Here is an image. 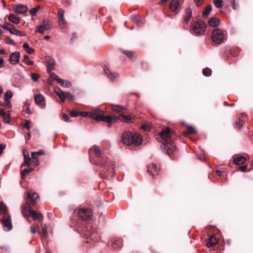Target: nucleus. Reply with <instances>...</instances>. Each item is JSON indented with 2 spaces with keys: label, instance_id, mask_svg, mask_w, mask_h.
Masks as SVG:
<instances>
[{
  "label": "nucleus",
  "instance_id": "f257e3e1",
  "mask_svg": "<svg viewBox=\"0 0 253 253\" xmlns=\"http://www.w3.org/2000/svg\"><path fill=\"white\" fill-rule=\"evenodd\" d=\"M159 135L164 141L165 148L168 155L171 157V155L177 151L176 145L172 141V140L175 138L174 132L171 131L169 128H166L160 132Z\"/></svg>",
  "mask_w": 253,
  "mask_h": 253
},
{
  "label": "nucleus",
  "instance_id": "f03ea898",
  "mask_svg": "<svg viewBox=\"0 0 253 253\" xmlns=\"http://www.w3.org/2000/svg\"><path fill=\"white\" fill-rule=\"evenodd\" d=\"M79 114L84 117H90L97 122L103 121L108 123L107 126L108 127L111 126L110 124L113 120L116 119L114 117H111L109 115H103V111L99 109L94 110L91 112H79Z\"/></svg>",
  "mask_w": 253,
  "mask_h": 253
},
{
  "label": "nucleus",
  "instance_id": "7ed1b4c3",
  "mask_svg": "<svg viewBox=\"0 0 253 253\" xmlns=\"http://www.w3.org/2000/svg\"><path fill=\"white\" fill-rule=\"evenodd\" d=\"M122 142L127 145L133 144L136 146H138L141 144L142 138L138 133H132L130 131H127L123 134Z\"/></svg>",
  "mask_w": 253,
  "mask_h": 253
},
{
  "label": "nucleus",
  "instance_id": "20e7f679",
  "mask_svg": "<svg viewBox=\"0 0 253 253\" xmlns=\"http://www.w3.org/2000/svg\"><path fill=\"white\" fill-rule=\"evenodd\" d=\"M102 165L100 169L102 176L105 178H111L113 177L115 171L112 162L107 160Z\"/></svg>",
  "mask_w": 253,
  "mask_h": 253
},
{
  "label": "nucleus",
  "instance_id": "39448f33",
  "mask_svg": "<svg viewBox=\"0 0 253 253\" xmlns=\"http://www.w3.org/2000/svg\"><path fill=\"white\" fill-rule=\"evenodd\" d=\"M76 225L78 228V230L81 234L84 235V237L90 238L91 239H94L96 237V228L93 226H91L89 229L84 224L83 226L81 225L80 222H78Z\"/></svg>",
  "mask_w": 253,
  "mask_h": 253
},
{
  "label": "nucleus",
  "instance_id": "423d86ee",
  "mask_svg": "<svg viewBox=\"0 0 253 253\" xmlns=\"http://www.w3.org/2000/svg\"><path fill=\"white\" fill-rule=\"evenodd\" d=\"M227 38L226 34L217 28L213 31L211 36L212 42L217 45L223 43Z\"/></svg>",
  "mask_w": 253,
  "mask_h": 253
},
{
  "label": "nucleus",
  "instance_id": "0eeeda50",
  "mask_svg": "<svg viewBox=\"0 0 253 253\" xmlns=\"http://www.w3.org/2000/svg\"><path fill=\"white\" fill-rule=\"evenodd\" d=\"M75 213H77L81 220L88 221L91 218L92 212L90 209L87 208L76 209L74 211Z\"/></svg>",
  "mask_w": 253,
  "mask_h": 253
},
{
  "label": "nucleus",
  "instance_id": "6e6552de",
  "mask_svg": "<svg viewBox=\"0 0 253 253\" xmlns=\"http://www.w3.org/2000/svg\"><path fill=\"white\" fill-rule=\"evenodd\" d=\"M193 32L197 35H203L205 31L206 25L203 21L195 22L192 25Z\"/></svg>",
  "mask_w": 253,
  "mask_h": 253
},
{
  "label": "nucleus",
  "instance_id": "1a4fd4ad",
  "mask_svg": "<svg viewBox=\"0 0 253 253\" xmlns=\"http://www.w3.org/2000/svg\"><path fill=\"white\" fill-rule=\"evenodd\" d=\"M55 92L58 96L62 102H63L65 99L72 101L74 99L73 96L69 92H63L59 88H55Z\"/></svg>",
  "mask_w": 253,
  "mask_h": 253
},
{
  "label": "nucleus",
  "instance_id": "9d476101",
  "mask_svg": "<svg viewBox=\"0 0 253 253\" xmlns=\"http://www.w3.org/2000/svg\"><path fill=\"white\" fill-rule=\"evenodd\" d=\"M52 27L51 23L48 20H43L41 24L39 26L35 32L43 34L45 31L51 29Z\"/></svg>",
  "mask_w": 253,
  "mask_h": 253
},
{
  "label": "nucleus",
  "instance_id": "9b49d317",
  "mask_svg": "<svg viewBox=\"0 0 253 253\" xmlns=\"http://www.w3.org/2000/svg\"><path fill=\"white\" fill-rule=\"evenodd\" d=\"M1 222L4 230L9 231L12 228L10 216H4L1 220Z\"/></svg>",
  "mask_w": 253,
  "mask_h": 253
},
{
  "label": "nucleus",
  "instance_id": "f8f14e48",
  "mask_svg": "<svg viewBox=\"0 0 253 253\" xmlns=\"http://www.w3.org/2000/svg\"><path fill=\"white\" fill-rule=\"evenodd\" d=\"M45 64L48 73H50L52 70L54 69L55 61L51 57H46Z\"/></svg>",
  "mask_w": 253,
  "mask_h": 253
},
{
  "label": "nucleus",
  "instance_id": "ddd939ff",
  "mask_svg": "<svg viewBox=\"0 0 253 253\" xmlns=\"http://www.w3.org/2000/svg\"><path fill=\"white\" fill-rule=\"evenodd\" d=\"M181 6V3L179 0H172L170 3L169 8L173 12H177Z\"/></svg>",
  "mask_w": 253,
  "mask_h": 253
},
{
  "label": "nucleus",
  "instance_id": "4468645a",
  "mask_svg": "<svg viewBox=\"0 0 253 253\" xmlns=\"http://www.w3.org/2000/svg\"><path fill=\"white\" fill-rule=\"evenodd\" d=\"M13 10L15 13L21 14L26 12L28 10V8L25 5L19 4L15 6Z\"/></svg>",
  "mask_w": 253,
  "mask_h": 253
},
{
  "label": "nucleus",
  "instance_id": "2eb2a0df",
  "mask_svg": "<svg viewBox=\"0 0 253 253\" xmlns=\"http://www.w3.org/2000/svg\"><path fill=\"white\" fill-rule=\"evenodd\" d=\"M35 103L39 106L44 108L45 105L44 96L40 94H37L35 96Z\"/></svg>",
  "mask_w": 253,
  "mask_h": 253
},
{
  "label": "nucleus",
  "instance_id": "dca6fc26",
  "mask_svg": "<svg viewBox=\"0 0 253 253\" xmlns=\"http://www.w3.org/2000/svg\"><path fill=\"white\" fill-rule=\"evenodd\" d=\"M112 117V116H110ZM112 117H114L116 119L113 120V122L116 121L117 120H120L122 122H126V123H131L132 122L133 118L130 116H127L123 115H121L120 116H119L118 118L116 116H113Z\"/></svg>",
  "mask_w": 253,
  "mask_h": 253
},
{
  "label": "nucleus",
  "instance_id": "f3484780",
  "mask_svg": "<svg viewBox=\"0 0 253 253\" xmlns=\"http://www.w3.org/2000/svg\"><path fill=\"white\" fill-rule=\"evenodd\" d=\"M20 56V53L19 52H14L11 53L9 57L11 64L13 65L17 64L19 61Z\"/></svg>",
  "mask_w": 253,
  "mask_h": 253
},
{
  "label": "nucleus",
  "instance_id": "a211bd4d",
  "mask_svg": "<svg viewBox=\"0 0 253 253\" xmlns=\"http://www.w3.org/2000/svg\"><path fill=\"white\" fill-rule=\"evenodd\" d=\"M32 210L28 203L25 204L22 207L21 210V212L25 218H29V214H30V211Z\"/></svg>",
  "mask_w": 253,
  "mask_h": 253
},
{
  "label": "nucleus",
  "instance_id": "6ab92c4d",
  "mask_svg": "<svg viewBox=\"0 0 253 253\" xmlns=\"http://www.w3.org/2000/svg\"><path fill=\"white\" fill-rule=\"evenodd\" d=\"M30 214L34 220H38L39 221L43 219V216L41 212L31 210Z\"/></svg>",
  "mask_w": 253,
  "mask_h": 253
},
{
  "label": "nucleus",
  "instance_id": "aec40b11",
  "mask_svg": "<svg viewBox=\"0 0 253 253\" xmlns=\"http://www.w3.org/2000/svg\"><path fill=\"white\" fill-rule=\"evenodd\" d=\"M90 153H94L96 157L97 158L100 157L101 156V151L99 149V147L96 145L93 146L89 150Z\"/></svg>",
  "mask_w": 253,
  "mask_h": 253
},
{
  "label": "nucleus",
  "instance_id": "412c9836",
  "mask_svg": "<svg viewBox=\"0 0 253 253\" xmlns=\"http://www.w3.org/2000/svg\"><path fill=\"white\" fill-rule=\"evenodd\" d=\"M27 197L30 200L33 205H34L36 203L37 200L39 198V196L37 193H33L31 195L29 193L27 194Z\"/></svg>",
  "mask_w": 253,
  "mask_h": 253
},
{
  "label": "nucleus",
  "instance_id": "4be33fe9",
  "mask_svg": "<svg viewBox=\"0 0 253 253\" xmlns=\"http://www.w3.org/2000/svg\"><path fill=\"white\" fill-rule=\"evenodd\" d=\"M104 71L111 81H114V80H115V79L117 78L119 76L118 74L115 73H112L108 69V68H105L104 69Z\"/></svg>",
  "mask_w": 253,
  "mask_h": 253
},
{
  "label": "nucleus",
  "instance_id": "5701e85b",
  "mask_svg": "<svg viewBox=\"0 0 253 253\" xmlns=\"http://www.w3.org/2000/svg\"><path fill=\"white\" fill-rule=\"evenodd\" d=\"M192 15V10L191 8H187L185 12V15L184 17V22L186 23H188L190 20Z\"/></svg>",
  "mask_w": 253,
  "mask_h": 253
},
{
  "label": "nucleus",
  "instance_id": "b1692460",
  "mask_svg": "<svg viewBox=\"0 0 253 253\" xmlns=\"http://www.w3.org/2000/svg\"><path fill=\"white\" fill-rule=\"evenodd\" d=\"M0 116L3 118V121L5 123H10V114L9 113H5L3 109H0Z\"/></svg>",
  "mask_w": 253,
  "mask_h": 253
},
{
  "label": "nucleus",
  "instance_id": "393cba45",
  "mask_svg": "<svg viewBox=\"0 0 253 253\" xmlns=\"http://www.w3.org/2000/svg\"><path fill=\"white\" fill-rule=\"evenodd\" d=\"M246 161L245 157L242 156H237L234 158L233 162L236 165H240L243 164Z\"/></svg>",
  "mask_w": 253,
  "mask_h": 253
},
{
  "label": "nucleus",
  "instance_id": "a878e982",
  "mask_svg": "<svg viewBox=\"0 0 253 253\" xmlns=\"http://www.w3.org/2000/svg\"><path fill=\"white\" fill-rule=\"evenodd\" d=\"M0 212L3 214V216L9 215L6 205L3 202L0 204Z\"/></svg>",
  "mask_w": 253,
  "mask_h": 253
},
{
  "label": "nucleus",
  "instance_id": "bb28decb",
  "mask_svg": "<svg viewBox=\"0 0 253 253\" xmlns=\"http://www.w3.org/2000/svg\"><path fill=\"white\" fill-rule=\"evenodd\" d=\"M217 243V239L214 236L210 237L207 242V246L208 248H210Z\"/></svg>",
  "mask_w": 253,
  "mask_h": 253
},
{
  "label": "nucleus",
  "instance_id": "cd10ccee",
  "mask_svg": "<svg viewBox=\"0 0 253 253\" xmlns=\"http://www.w3.org/2000/svg\"><path fill=\"white\" fill-rule=\"evenodd\" d=\"M8 20L15 24H18L20 23V19L13 14H11L8 16Z\"/></svg>",
  "mask_w": 253,
  "mask_h": 253
},
{
  "label": "nucleus",
  "instance_id": "c85d7f7f",
  "mask_svg": "<svg viewBox=\"0 0 253 253\" xmlns=\"http://www.w3.org/2000/svg\"><path fill=\"white\" fill-rule=\"evenodd\" d=\"M148 171L151 174L155 175L158 171L156 166L154 164H151L148 167Z\"/></svg>",
  "mask_w": 253,
  "mask_h": 253
},
{
  "label": "nucleus",
  "instance_id": "c756f323",
  "mask_svg": "<svg viewBox=\"0 0 253 253\" xmlns=\"http://www.w3.org/2000/svg\"><path fill=\"white\" fill-rule=\"evenodd\" d=\"M219 23V20L216 18H212L209 21V24L212 27L218 26Z\"/></svg>",
  "mask_w": 253,
  "mask_h": 253
},
{
  "label": "nucleus",
  "instance_id": "7c9ffc66",
  "mask_svg": "<svg viewBox=\"0 0 253 253\" xmlns=\"http://www.w3.org/2000/svg\"><path fill=\"white\" fill-rule=\"evenodd\" d=\"M24 162L22 164V166L29 167L30 166L31 159L29 157L28 153H27V154H26V153L24 152Z\"/></svg>",
  "mask_w": 253,
  "mask_h": 253
},
{
  "label": "nucleus",
  "instance_id": "2f4dec72",
  "mask_svg": "<svg viewBox=\"0 0 253 253\" xmlns=\"http://www.w3.org/2000/svg\"><path fill=\"white\" fill-rule=\"evenodd\" d=\"M58 83L65 87H69L71 86V84L69 81L61 79H58Z\"/></svg>",
  "mask_w": 253,
  "mask_h": 253
},
{
  "label": "nucleus",
  "instance_id": "473e14b6",
  "mask_svg": "<svg viewBox=\"0 0 253 253\" xmlns=\"http://www.w3.org/2000/svg\"><path fill=\"white\" fill-rule=\"evenodd\" d=\"M23 47L26 50L27 53L29 54H32L34 52V49L33 48L30 47L28 43H24L23 44Z\"/></svg>",
  "mask_w": 253,
  "mask_h": 253
},
{
  "label": "nucleus",
  "instance_id": "72a5a7b5",
  "mask_svg": "<svg viewBox=\"0 0 253 253\" xmlns=\"http://www.w3.org/2000/svg\"><path fill=\"white\" fill-rule=\"evenodd\" d=\"M9 32H10V33L11 34L15 35H16V36H25V34L23 33H22V32H20L19 31L17 30L13 27L11 29H10Z\"/></svg>",
  "mask_w": 253,
  "mask_h": 253
},
{
  "label": "nucleus",
  "instance_id": "f704fd0d",
  "mask_svg": "<svg viewBox=\"0 0 253 253\" xmlns=\"http://www.w3.org/2000/svg\"><path fill=\"white\" fill-rule=\"evenodd\" d=\"M112 108L113 111L118 112H124L125 110V108L120 105H113Z\"/></svg>",
  "mask_w": 253,
  "mask_h": 253
},
{
  "label": "nucleus",
  "instance_id": "c9c22d12",
  "mask_svg": "<svg viewBox=\"0 0 253 253\" xmlns=\"http://www.w3.org/2000/svg\"><path fill=\"white\" fill-rule=\"evenodd\" d=\"M212 9V7L211 5H208L204 10V11L203 12V15L204 16H208L211 10Z\"/></svg>",
  "mask_w": 253,
  "mask_h": 253
},
{
  "label": "nucleus",
  "instance_id": "e433bc0d",
  "mask_svg": "<svg viewBox=\"0 0 253 253\" xmlns=\"http://www.w3.org/2000/svg\"><path fill=\"white\" fill-rule=\"evenodd\" d=\"M124 53L130 59L136 57V54L134 52L130 51H126Z\"/></svg>",
  "mask_w": 253,
  "mask_h": 253
},
{
  "label": "nucleus",
  "instance_id": "4c0bfd02",
  "mask_svg": "<svg viewBox=\"0 0 253 253\" xmlns=\"http://www.w3.org/2000/svg\"><path fill=\"white\" fill-rule=\"evenodd\" d=\"M133 22L138 26H140L143 24V21L138 19V18L136 16H132Z\"/></svg>",
  "mask_w": 253,
  "mask_h": 253
},
{
  "label": "nucleus",
  "instance_id": "58836bf2",
  "mask_svg": "<svg viewBox=\"0 0 253 253\" xmlns=\"http://www.w3.org/2000/svg\"><path fill=\"white\" fill-rule=\"evenodd\" d=\"M23 61L28 65H32L34 64V62L30 60L29 56L27 55H24Z\"/></svg>",
  "mask_w": 253,
  "mask_h": 253
},
{
  "label": "nucleus",
  "instance_id": "ea45409f",
  "mask_svg": "<svg viewBox=\"0 0 253 253\" xmlns=\"http://www.w3.org/2000/svg\"><path fill=\"white\" fill-rule=\"evenodd\" d=\"M12 96V91L11 90H7L4 95V100H9Z\"/></svg>",
  "mask_w": 253,
  "mask_h": 253
},
{
  "label": "nucleus",
  "instance_id": "a19ab883",
  "mask_svg": "<svg viewBox=\"0 0 253 253\" xmlns=\"http://www.w3.org/2000/svg\"><path fill=\"white\" fill-rule=\"evenodd\" d=\"M222 0H213V3L217 8L222 6Z\"/></svg>",
  "mask_w": 253,
  "mask_h": 253
},
{
  "label": "nucleus",
  "instance_id": "79ce46f5",
  "mask_svg": "<svg viewBox=\"0 0 253 253\" xmlns=\"http://www.w3.org/2000/svg\"><path fill=\"white\" fill-rule=\"evenodd\" d=\"M13 27L12 25L8 22H5L3 26H2V28L5 29H6L10 31V29Z\"/></svg>",
  "mask_w": 253,
  "mask_h": 253
},
{
  "label": "nucleus",
  "instance_id": "37998d69",
  "mask_svg": "<svg viewBox=\"0 0 253 253\" xmlns=\"http://www.w3.org/2000/svg\"><path fill=\"white\" fill-rule=\"evenodd\" d=\"M203 74L206 76H209L211 74V70L209 68H205L203 71Z\"/></svg>",
  "mask_w": 253,
  "mask_h": 253
},
{
  "label": "nucleus",
  "instance_id": "c03bdc74",
  "mask_svg": "<svg viewBox=\"0 0 253 253\" xmlns=\"http://www.w3.org/2000/svg\"><path fill=\"white\" fill-rule=\"evenodd\" d=\"M50 75V77L51 79L53 80H56L57 82H58V79H60L59 78L56 74H55L54 73L50 72L48 73Z\"/></svg>",
  "mask_w": 253,
  "mask_h": 253
},
{
  "label": "nucleus",
  "instance_id": "a18cd8bd",
  "mask_svg": "<svg viewBox=\"0 0 253 253\" xmlns=\"http://www.w3.org/2000/svg\"><path fill=\"white\" fill-rule=\"evenodd\" d=\"M23 126L24 128H26L27 130H29L30 129V121L29 120H26L24 122Z\"/></svg>",
  "mask_w": 253,
  "mask_h": 253
},
{
  "label": "nucleus",
  "instance_id": "49530a36",
  "mask_svg": "<svg viewBox=\"0 0 253 253\" xmlns=\"http://www.w3.org/2000/svg\"><path fill=\"white\" fill-rule=\"evenodd\" d=\"M244 121L241 120H239L236 122V126L238 128H240L244 125Z\"/></svg>",
  "mask_w": 253,
  "mask_h": 253
},
{
  "label": "nucleus",
  "instance_id": "de8ad7c7",
  "mask_svg": "<svg viewBox=\"0 0 253 253\" xmlns=\"http://www.w3.org/2000/svg\"><path fill=\"white\" fill-rule=\"evenodd\" d=\"M59 21V25L61 28H63V27L62 26V25L64 24L65 23V21L63 17H58Z\"/></svg>",
  "mask_w": 253,
  "mask_h": 253
},
{
  "label": "nucleus",
  "instance_id": "09e8293b",
  "mask_svg": "<svg viewBox=\"0 0 253 253\" xmlns=\"http://www.w3.org/2000/svg\"><path fill=\"white\" fill-rule=\"evenodd\" d=\"M187 131L189 133H195L196 132V129L192 126H188L187 127Z\"/></svg>",
  "mask_w": 253,
  "mask_h": 253
},
{
  "label": "nucleus",
  "instance_id": "8fccbe9b",
  "mask_svg": "<svg viewBox=\"0 0 253 253\" xmlns=\"http://www.w3.org/2000/svg\"><path fill=\"white\" fill-rule=\"evenodd\" d=\"M31 78L34 81L36 82L39 80L40 76L36 73H32L31 74Z\"/></svg>",
  "mask_w": 253,
  "mask_h": 253
},
{
  "label": "nucleus",
  "instance_id": "3c124183",
  "mask_svg": "<svg viewBox=\"0 0 253 253\" xmlns=\"http://www.w3.org/2000/svg\"><path fill=\"white\" fill-rule=\"evenodd\" d=\"M141 128L146 131H150L151 126L149 125H144L141 126Z\"/></svg>",
  "mask_w": 253,
  "mask_h": 253
},
{
  "label": "nucleus",
  "instance_id": "603ef678",
  "mask_svg": "<svg viewBox=\"0 0 253 253\" xmlns=\"http://www.w3.org/2000/svg\"><path fill=\"white\" fill-rule=\"evenodd\" d=\"M231 5L234 9H237L238 8V4L236 3L235 0H232L231 1Z\"/></svg>",
  "mask_w": 253,
  "mask_h": 253
},
{
  "label": "nucleus",
  "instance_id": "864d4df0",
  "mask_svg": "<svg viewBox=\"0 0 253 253\" xmlns=\"http://www.w3.org/2000/svg\"><path fill=\"white\" fill-rule=\"evenodd\" d=\"M30 12L31 15L35 16L37 13V8H32L30 10Z\"/></svg>",
  "mask_w": 253,
  "mask_h": 253
},
{
  "label": "nucleus",
  "instance_id": "5fc2aeb1",
  "mask_svg": "<svg viewBox=\"0 0 253 253\" xmlns=\"http://www.w3.org/2000/svg\"><path fill=\"white\" fill-rule=\"evenodd\" d=\"M26 105H27V103H25V105H24V106H25ZM24 111L27 114H30L31 113V111H30V109L29 107V106L27 105L26 106V107H24Z\"/></svg>",
  "mask_w": 253,
  "mask_h": 253
},
{
  "label": "nucleus",
  "instance_id": "6e6d98bb",
  "mask_svg": "<svg viewBox=\"0 0 253 253\" xmlns=\"http://www.w3.org/2000/svg\"><path fill=\"white\" fill-rule=\"evenodd\" d=\"M79 115H80L79 114V112H76L75 111H72L70 112V115L72 117H76L78 116Z\"/></svg>",
  "mask_w": 253,
  "mask_h": 253
},
{
  "label": "nucleus",
  "instance_id": "4d7b16f0",
  "mask_svg": "<svg viewBox=\"0 0 253 253\" xmlns=\"http://www.w3.org/2000/svg\"><path fill=\"white\" fill-rule=\"evenodd\" d=\"M64 14V10L62 9H59L58 12V17H63Z\"/></svg>",
  "mask_w": 253,
  "mask_h": 253
},
{
  "label": "nucleus",
  "instance_id": "13d9d810",
  "mask_svg": "<svg viewBox=\"0 0 253 253\" xmlns=\"http://www.w3.org/2000/svg\"><path fill=\"white\" fill-rule=\"evenodd\" d=\"M4 106L7 107V108H10L11 107V104L10 100H4Z\"/></svg>",
  "mask_w": 253,
  "mask_h": 253
},
{
  "label": "nucleus",
  "instance_id": "bf43d9fd",
  "mask_svg": "<svg viewBox=\"0 0 253 253\" xmlns=\"http://www.w3.org/2000/svg\"><path fill=\"white\" fill-rule=\"evenodd\" d=\"M5 41L8 44H13L14 43V41L9 38L5 39Z\"/></svg>",
  "mask_w": 253,
  "mask_h": 253
},
{
  "label": "nucleus",
  "instance_id": "052dcab7",
  "mask_svg": "<svg viewBox=\"0 0 253 253\" xmlns=\"http://www.w3.org/2000/svg\"><path fill=\"white\" fill-rule=\"evenodd\" d=\"M31 156L33 160H36L38 159V156H37V154L36 153H31Z\"/></svg>",
  "mask_w": 253,
  "mask_h": 253
},
{
  "label": "nucleus",
  "instance_id": "680f3d73",
  "mask_svg": "<svg viewBox=\"0 0 253 253\" xmlns=\"http://www.w3.org/2000/svg\"><path fill=\"white\" fill-rule=\"evenodd\" d=\"M5 147H6L5 144H1L0 145V155H1L3 151L5 148Z\"/></svg>",
  "mask_w": 253,
  "mask_h": 253
},
{
  "label": "nucleus",
  "instance_id": "e2e57ef3",
  "mask_svg": "<svg viewBox=\"0 0 253 253\" xmlns=\"http://www.w3.org/2000/svg\"><path fill=\"white\" fill-rule=\"evenodd\" d=\"M42 234H43V236L44 237H46V236L47 235V233L46 232V227H42Z\"/></svg>",
  "mask_w": 253,
  "mask_h": 253
},
{
  "label": "nucleus",
  "instance_id": "0e129e2a",
  "mask_svg": "<svg viewBox=\"0 0 253 253\" xmlns=\"http://www.w3.org/2000/svg\"><path fill=\"white\" fill-rule=\"evenodd\" d=\"M62 118L66 122H69V117L66 114H62Z\"/></svg>",
  "mask_w": 253,
  "mask_h": 253
},
{
  "label": "nucleus",
  "instance_id": "69168bd1",
  "mask_svg": "<svg viewBox=\"0 0 253 253\" xmlns=\"http://www.w3.org/2000/svg\"><path fill=\"white\" fill-rule=\"evenodd\" d=\"M33 170V169L32 168H30L29 169H25L23 170V171L26 174L29 173L31 172H32Z\"/></svg>",
  "mask_w": 253,
  "mask_h": 253
},
{
  "label": "nucleus",
  "instance_id": "338daca9",
  "mask_svg": "<svg viewBox=\"0 0 253 253\" xmlns=\"http://www.w3.org/2000/svg\"><path fill=\"white\" fill-rule=\"evenodd\" d=\"M30 229L32 234H35L36 232V227L35 226H31Z\"/></svg>",
  "mask_w": 253,
  "mask_h": 253
},
{
  "label": "nucleus",
  "instance_id": "774afa93",
  "mask_svg": "<svg viewBox=\"0 0 253 253\" xmlns=\"http://www.w3.org/2000/svg\"><path fill=\"white\" fill-rule=\"evenodd\" d=\"M247 169V166L246 165H244V166H241L240 167V169L243 171V172H244Z\"/></svg>",
  "mask_w": 253,
  "mask_h": 253
}]
</instances>
